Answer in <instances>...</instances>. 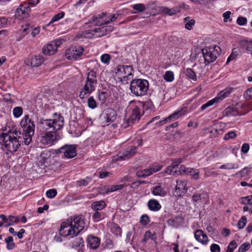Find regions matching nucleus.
Segmentation results:
<instances>
[{"label":"nucleus","instance_id":"1","mask_svg":"<svg viewBox=\"0 0 252 252\" xmlns=\"http://www.w3.org/2000/svg\"><path fill=\"white\" fill-rule=\"evenodd\" d=\"M63 124L64 119L60 115H56L53 119H41L38 126L40 132V143L48 146L54 144L58 140L57 132L63 127Z\"/></svg>","mask_w":252,"mask_h":252},{"label":"nucleus","instance_id":"2","mask_svg":"<svg viewBox=\"0 0 252 252\" xmlns=\"http://www.w3.org/2000/svg\"><path fill=\"white\" fill-rule=\"evenodd\" d=\"M2 131L1 135L6 150L11 153L17 151L20 146V139H22L20 131L10 123L6 124Z\"/></svg>","mask_w":252,"mask_h":252},{"label":"nucleus","instance_id":"3","mask_svg":"<svg viewBox=\"0 0 252 252\" xmlns=\"http://www.w3.org/2000/svg\"><path fill=\"white\" fill-rule=\"evenodd\" d=\"M97 82L96 72L91 70L87 73L85 83L82 88L79 94V97L81 99H84L87 97L95 90Z\"/></svg>","mask_w":252,"mask_h":252},{"label":"nucleus","instance_id":"4","mask_svg":"<svg viewBox=\"0 0 252 252\" xmlns=\"http://www.w3.org/2000/svg\"><path fill=\"white\" fill-rule=\"evenodd\" d=\"M20 124L23 129V138L25 144L29 145L32 142V137L34 133L35 124L28 115H25L22 119Z\"/></svg>","mask_w":252,"mask_h":252},{"label":"nucleus","instance_id":"5","mask_svg":"<svg viewBox=\"0 0 252 252\" xmlns=\"http://www.w3.org/2000/svg\"><path fill=\"white\" fill-rule=\"evenodd\" d=\"M142 107V103L134 101H131L128 109L131 111V115L130 117L124 121L122 124V126L126 128L128 126H130L132 124L138 122L140 118L141 112L140 110Z\"/></svg>","mask_w":252,"mask_h":252},{"label":"nucleus","instance_id":"6","mask_svg":"<svg viewBox=\"0 0 252 252\" xmlns=\"http://www.w3.org/2000/svg\"><path fill=\"white\" fill-rule=\"evenodd\" d=\"M149 88L147 80L142 79H135L130 82V90L136 96H141L147 94Z\"/></svg>","mask_w":252,"mask_h":252},{"label":"nucleus","instance_id":"7","mask_svg":"<svg viewBox=\"0 0 252 252\" xmlns=\"http://www.w3.org/2000/svg\"><path fill=\"white\" fill-rule=\"evenodd\" d=\"M133 72L134 70L131 65H119L116 68L115 75L123 84H126L132 79Z\"/></svg>","mask_w":252,"mask_h":252},{"label":"nucleus","instance_id":"8","mask_svg":"<svg viewBox=\"0 0 252 252\" xmlns=\"http://www.w3.org/2000/svg\"><path fill=\"white\" fill-rule=\"evenodd\" d=\"M220 48L218 46H209L202 49V53L206 65L214 62L220 52Z\"/></svg>","mask_w":252,"mask_h":252},{"label":"nucleus","instance_id":"9","mask_svg":"<svg viewBox=\"0 0 252 252\" xmlns=\"http://www.w3.org/2000/svg\"><path fill=\"white\" fill-rule=\"evenodd\" d=\"M137 148L135 146H130L123 152H119L118 155L113 157L114 161H122L127 159L133 157L136 153Z\"/></svg>","mask_w":252,"mask_h":252},{"label":"nucleus","instance_id":"10","mask_svg":"<svg viewBox=\"0 0 252 252\" xmlns=\"http://www.w3.org/2000/svg\"><path fill=\"white\" fill-rule=\"evenodd\" d=\"M59 233L63 237L71 236V237H73L77 236L76 234L74 233V228L70 219L61 223Z\"/></svg>","mask_w":252,"mask_h":252},{"label":"nucleus","instance_id":"11","mask_svg":"<svg viewBox=\"0 0 252 252\" xmlns=\"http://www.w3.org/2000/svg\"><path fill=\"white\" fill-rule=\"evenodd\" d=\"M76 149L75 145H65L56 150V153L63 154L64 158H72L77 155Z\"/></svg>","mask_w":252,"mask_h":252},{"label":"nucleus","instance_id":"12","mask_svg":"<svg viewBox=\"0 0 252 252\" xmlns=\"http://www.w3.org/2000/svg\"><path fill=\"white\" fill-rule=\"evenodd\" d=\"M62 43L61 39H57L46 44L42 48L43 54L45 55L49 56L53 55L57 51L58 48Z\"/></svg>","mask_w":252,"mask_h":252},{"label":"nucleus","instance_id":"13","mask_svg":"<svg viewBox=\"0 0 252 252\" xmlns=\"http://www.w3.org/2000/svg\"><path fill=\"white\" fill-rule=\"evenodd\" d=\"M74 228V233L77 235L85 227V223L81 216H74L70 219Z\"/></svg>","mask_w":252,"mask_h":252},{"label":"nucleus","instance_id":"14","mask_svg":"<svg viewBox=\"0 0 252 252\" xmlns=\"http://www.w3.org/2000/svg\"><path fill=\"white\" fill-rule=\"evenodd\" d=\"M83 51L84 49L81 46L71 47L66 51V57L69 60H76L82 55Z\"/></svg>","mask_w":252,"mask_h":252},{"label":"nucleus","instance_id":"15","mask_svg":"<svg viewBox=\"0 0 252 252\" xmlns=\"http://www.w3.org/2000/svg\"><path fill=\"white\" fill-rule=\"evenodd\" d=\"M102 117L104 120L102 124L104 125L108 126L116 120L117 118L116 112L112 108H107L105 110Z\"/></svg>","mask_w":252,"mask_h":252},{"label":"nucleus","instance_id":"16","mask_svg":"<svg viewBox=\"0 0 252 252\" xmlns=\"http://www.w3.org/2000/svg\"><path fill=\"white\" fill-rule=\"evenodd\" d=\"M188 113L187 108L183 107L180 110L175 111L172 114L169 115L164 120L160 122L162 124H164L167 123H170L172 121H174L180 117L187 114Z\"/></svg>","mask_w":252,"mask_h":252},{"label":"nucleus","instance_id":"17","mask_svg":"<svg viewBox=\"0 0 252 252\" xmlns=\"http://www.w3.org/2000/svg\"><path fill=\"white\" fill-rule=\"evenodd\" d=\"M44 58L40 55H35L28 58L26 64L31 67H37L41 65L44 62Z\"/></svg>","mask_w":252,"mask_h":252},{"label":"nucleus","instance_id":"18","mask_svg":"<svg viewBox=\"0 0 252 252\" xmlns=\"http://www.w3.org/2000/svg\"><path fill=\"white\" fill-rule=\"evenodd\" d=\"M31 11V8L29 4L24 3L21 4L18 7L16 11V14L17 16L22 18L26 17Z\"/></svg>","mask_w":252,"mask_h":252},{"label":"nucleus","instance_id":"19","mask_svg":"<svg viewBox=\"0 0 252 252\" xmlns=\"http://www.w3.org/2000/svg\"><path fill=\"white\" fill-rule=\"evenodd\" d=\"M176 183L175 192L176 193V195L180 196L182 195V194L185 193L188 190L187 183L184 180H177Z\"/></svg>","mask_w":252,"mask_h":252},{"label":"nucleus","instance_id":"20","mask_svg":"<svg viewBox=\"0 0 252 252\" xmlns=\"http://www.w3.org/2000/svg\"><path fill=\"white\" fill-rule=\"evenodd\" d=\"M194 237L196 241L198 242L206 245L208 241V237L207 235L205 234L203 230L201 229L196 230L194 232Z\"/></svg>","mask_w":252,"mask_h":252},{"label":"nucleus","instance_id":"21","mask_svg":"<svg viewBox=\"0 0 252 252\" xmlns=\"http://www.w3.org/2000/svg\"><path fill=\"white\" fill-rule=\"evenodd\" d=\"M226 95H227L226 94V93H224L223 92H221L219 94V96L216 97L215 98H214L212 100H210L208 101L207 102H206V103L203 104L200 108L201 110L203 111V110H205L206 108H207V107L213 105L215 103L218 102L219 99H222L224 98H225L226 96Z\"/></svg>","mask_w":252,"mask_h":252},{"label":"nucleus","instance_id":"22","mask_svg":"<svg viewBox=\"0 0 252 252\" xmlns=\"http://www.w3.org/2000/svg\"><path fill=\"white\" fill-rule=\"evenodd\" d=\"M151 192L154 195L161 197H164L167 194L166 191L162 187L161 184L153 187L151 189Z\"/></svg>","mask_w":252,"mask_h":252},{"label":"nucleus","instance_id":"23","mask_svg":"<svg viewBox=\"0 0 252 252\" xmlns=\"http://www.w3.org/2000/svg\"><path fill=\"white\" fill-rule=\"evenodd\" d=\"M240 48L246 51L247 53L252 55V41L248 40H241L239 42Z\"/></svg>","mask_w":252,"mask_h":252},{"label":"nucleus","instance_id":"24","mask_svg":"<svg viewBox=\"0 0 252 252\" xmlns=\"http://www.w3.org/2000/svg\"><path fill=\"white\" fill-rule=\"evenodd\" d=\"M87 241L90 247L93 249H96L100 244V239L98 237L93 235H89Z\"/></svg>","mask_w":252,"mask_h":252},{"label":"nucleus","instance_id":"25","mask_svg":"<svg viewBox=\"0 0 252 252\" xmlns=\"http://www.w3.org/2000/svg\"><path fill=\"white\" fill-rule=\"evenodd\" d=\"M181 6H176L172 8L162 7L161 8L162 12L169 16L175 15L180 11Z\"/></svg>","mask_w":252,"mask_h":252},{"label":"nucleus","instance_id":"26","mask_svg":"<svg viewBox=\"0 0 252 252\" xmlns=\"http://www.w3.org/2000/svg\"><path fill=\"white\" fill-rule=\"evenodd\" d=\"M148 208L153 211H158L161 208V206L158 201L156 199H150L149 200L147 204Z\"/></svg>","mask_w":252,"mask_h":252},{"label":"nucleus","instance_id":"27","mask_svg":"<svg viewBox=\"0 0 252 252\" xmlns=\"http://www.w3.org/2000/svg\"><path fill=\"white\" fill-rule=\"evenodd\" d=\"M183 221V218L179 216H176L174 219H169L167 220V223L169 226L177 227L180 226Z\"/></svg>","mask_w":252,"mask_h":252},{"label":"nucleus","instance_id":"28","mask_svg":"<svg viewBox=\"0 0 252 252\" xmlns=\"http://www.w3.org/2000/svg\"><path fill=\"white\" fill-rule=\"evenodd\" d=\"M106 206V204L104 201L100 200L98 201H94L92 203L91 207L94 211H98L102 210Z\"/></svg>","mask_w":252,"mask_h":252},{"label":"nucleus","instance_id":"29","mask_svg":"<svg viewBox=\"0 0 252 252\" xmlns=\"http://www.w3.org/2000/svg\"><path fill=\"white\" fill-rule=\"evenodd\" d=\"M20 221V218L18 216H9L8 217V221L7 224H5L4 227H6L9 226L13 225L18 223Z\"/></svg>","mask_w":252,"mask_h":252},{"label":"nucleus","instance_id":"30","mask_svg":"<svg viewBox=\"0 0 252 252\" xmlns=\"http://www.w3.org/2000/svg\"><path fill=\"white\" fill-rule=\"evenodd\" d=\"M152 174L150 167L148 169L138 170L136 172V175L138 177L144 178Z\"/></svg>","mask_w":252,"mask_h":252},{"label":"nucleus","instance_id":"31","mask_svg":"<svg viewBox=\"0 0 252 252\" xmlns=\"http://www.w3.org/2000/svg\"><path fill=\"white\" fill-rule=\"evenodd\" d=\"M184 22L186 23L185 27L188 30H190L192 29V27L194 25L195 21L193 19H190L189 16L186 17L184 19Z\"/></svg>","mask_w":252,"mask_h":252},{"label":"nucleus","instance_id":"32","mask_svg":"<svg viewBox=\"0 0 252 252\" xmlns=\"http://www.w3.org/2000/svg\"><path fill=\"white\" fill-rule=\"evenodd\" d=\"M133 9L136 10L133 13H137L144 11L146 9V6L143 3L135 4L131 6Z\"/></svg>","mask_w":252,"mask_h":252},{"label":"nucleus","instance_id":"33","mask_svg":"<svg viewBox=\"0 0 252 252\" xmlns=\"http://www.w3.org/2000/svg\"><path fill=\"white\" fill-rule=\"evenodd\" d=\"M188 170L187 175L191 176L192 178L195 180L199 178V171L198 169L189 168Z\"/></svg>","mask_w":252,"mask_h":252},{"label":"nucleus","instance_id":"34","mask_svg":"<svg viewBox=\"0 0 252 252\" xmlns=\"http://www.w3.org/2000/svg\"><path fill=\"white\" fill-rule=\"evenodd\" d=\"M124 185L123 184L112 185L105 189L106 193L112 192L122 189Z\"/></svg>","mask_w":252,"mask_h":252},{"label":"nucleus","instance_id":"35","mask_svg":"<svg viewBox=\"0 0 252 252\" xmlns=\"http://www.w3.org/2000/svg\"><path fill=\"white\" fill-rule=\"evenodd\" d=\"M94 32L95 33H98V34H96V37H100L107 34V28L102 27L101 28H96L94 30Z\"/></svg>","mask_w":252,"mask_h":252},{"label":"nucleus","instance_id":"36","mask_svg":"<svg viewBox=\"0 0 252 252\" xmlns=\"http://www.w3.org/2000/svg\"><path fill=\"white\" fill-rule=\"evenodd\" d=\"M64 16V12H61L56 15H55L50 22L46 25V26L48 27L51 24L53 23L54 22L58 21L60 19H62Z\"/></svg>","mask_w":252,"mask_h":252},{"label":"nucleus","instance_id":"37","mask_svg":"<svg viewBox=\"0 0 252 252\" xmlns=\"http://www.w3.org/2000/svg\"><path fill=\"white\" fill-rule=\"evenodd\" d=\"M5 242L6 243V248L8 250H12L15 247L13 243V239L11 236H8L5 239Z\"/></svg>","mask_w":252,"mask_h":252},{"label":"nucleus","instance_id":"38","mask_svg":"<svg viewBox=\"0 0 252 252\" xmlns=\"http://www.w3.org/2000/svg\"><path fill=\"white\" fill-rule=\"evenodd\" d=\"M164 172L170 175L175 176L176 175H178V170L176 168H175L172 165H170L168 166L165 170Z\"/></svg>","mask_w":252,"mask_h":252},{"label":"nucleus","instance_id":"39","mask_svg":"<svg viewBox=\"0 0 252 252\" xmlns=\"http://www.w3.org/2000/svg\"><path fill=\"white\" fill-rule=\"evenodd\" d=\"M163 78L167 82H172L174 79V73L171 71H167L164 75Z\"/></svg>","mask_w":252,"mask_h":252},{"label":"nucleus","instance_id":"40","mask_svg":"<svg viewBox=\"0 0 252 252\" xmlns=\"http://www.w3.org/2000/svg\"><path fill=\"white\" fill-rule=\"evenodd\" d=\"M111 59V56L108 54H104L100 57L101 62L106 64L109 63Z\"/></svg>","mask_w":252,"mask_h":252},{"label":"nucleus","instance_id":"41","mask_svg":"<svg viewBox=\"0 0 252 252\" xmlns=\"http://www.w3.org/2000/svg\"><path fill=\"white\" fill-rule=\"evenodd\" d=\"M251 171V168L245 167L241 170L238 171L236 173V175H240L241 177H243L248 175L249 173Z\"/></svg>","mask_w":252,"mask_h":252},{"label":"nucleus","instance_id":"42","mask_svg":"<svg viewBox=\"0 0 252 252\" xmlns=\"http://www.w3.org/2000/svg\"><path fill=\"white\" fill-rule=\"evenodd\" d=\"M83 243L84 241L82 238L77 237L72 242V247H79L81 245L83 246Z\"/></svg>","mask_w":252,"mask_h":252},{"label":"nucleus","instance_id":"43","mask_svg":"<svg viewBox=\"0 0 252 252\" xmlns=\"http://www.w3.org/2000/svg\"><path fill=\"white\" fill-rule=\"evenodd\" d=\"M239 167V165L237 164H232V163H227L225 164H223L220 167V169H237Z\"/></svg>","mask_w":252,"mask_h":252},{"label":"nucleus","instance_id":"44","mask_svg":"<svg viewBox=\"0 0 252 252\" xmlns=\"http://www.w3.org/2000/svg\"><path fill=\"white\" fill-rule=\"evenodd\" d=\"M88 104L89 107L92 109H94L97 106L96 102L93 96L89 97Z\"/></svg>","mask_w":252,"mask_h":252},{"label":"nucleus","instance_id":"45","mask_svg":"<svg viewBox=\"0 0 252 252\" xmlns=\"http://www.w3.org/2000/svg\"><path fill=\"white\" fill-rule=\"evenodd\" d=\"M186 75L190 78L196 80V76L194 71L190 68H188L186 70Z\"/></svg>","mask_w":252,"mask_h":252},{"label":"nucleus","instance_id":"46","mask_svg":"<svg viewBox=\"0 0 252 252\" xmlns=\"http://www.w3.org/2000/svg\"><path fill=\"white\" fill-rule=\"evenodd\" d=\"M23 113V109L20 107H16L13 109V113L15 118L20 117Z\"/></svg>","mask_w":252,"mask_h":252},{"label":"nucleus","instance_id":"47","mask_svg":"<svg viewBox=\"0 0 252 252\" xmlns=\"http://www.w3.org/2000/svg\"><path fill=\"white\" fill-rule=\"evenodd\" d=\"M247 223V219L246 217L243 216L241 217L240 220L238 222V226L239 229H242L244 228Z\"/></svg>","mask_w":252,"mask_h":252},{"label":"nucleus","instance_id":"48","mask_svg":"<svg viewBox=\"0 0 252 252\" xmlns=\"http://www.w3.org/2000/svg\"><path fill=\"white\" fill-rule=\"evenodd\" d=\"M241 199L242 200V204L245 205L252 204V195L243 197Z\"/></svg>","mask_w":252,"mask_h":252},{"label":"nucleus","instance_id":"49","mask_svg":"<svg viewBox=\"0 0 252 252\" xmlns=\"http://www.w3.org/2000/svg\"><path fill=\"white\" fill-rule=\"evenodd\" d=\"M206 194L203 192L202 194L194 193L192 196V200L195 203H198L201 200V196Z\"/></svg>","mask_w":252,"mask_h":252},{"label":"nucleus","instance_id":"50","mask_svg":"<svg viewBox=\"0 0 252 252\" xmlns=\"http://www.w3.org/2000/svg\"><path fill=\"white\" fill-rule=\"evenodd\" d=\"M108 94L106 92H100L98 93V99L102 102H104L108 97Z\"/></svg>","mask_w":252,"mask_h":252},{"label":"nucleus","instance_id":"51","mask_svg":"<svg viewBox=\"0 0 252 252\" xmlns=\"http://www.w3.org/2000/svg\"><path fill=\"white\" fill-rule=\"evenodd\" d=\"M46 194L48 198H52L57 195V191L55 189H50L46 191Z\"/></svg>","mask_w":252,"mask_h":252},{"label":"nucleus","instance_id":"52","mask_svg":"<svg viewBox=\"0 0 252 252\" xmlns=\"http://www.w3.org/2000/svg\"><path fill=\"white\" fill-rule=\"evenodd\" d=\"M236 137V134L235 133V132L233 131H231L226 133L225 134L223 139L225 140H228L230 139H234Z\"/></svg>","mask_w":252,"mask_h":252},{"label":"nucleus","instance_id":"53","mask_svg":"<svg viewBox=\"0 0 252 252\" xmlns=\"http://www.w3.org/2000/svg\"><path fill=\"white\" fill-rule=\"evenodd\" d=\"M243 95L244 97L247 100L251 99L252 98V87L247 90Z\"/></svg>","mask_w":252,"mask_h":252},{"label":"nucleus","instance_id":"54","mask_svg":"<svg viewBox=\"0 0 252 252\" xmlns=\"http://www.w3.org/2000/svg\"><path fill=\"white\" fill-rule=\"evenodd\" d=\"M250 248V245L249 243H246L242 244L239 248V252H245L248 251Z\"/></svg>","mask_w":252,"mask_h":252},{"label":"nucleus","instance_id":"55","mask_svg":"<svg viewBox=\"0 0 252 252\" xmlns=\"http://www.w3.org/2000/svg\"><path fill=\"white\" fill-rule=\"evenodd\" d=\"M150 222L149 218L147 215H143L141 217L140 222L143 225H146Z\"/></svg>","mask_w":252,"mask_h":252},{"label":"nucleus","instance_id":"56","mask_svg":"<svg viewBox=\"0 0 252 252\" xmlns=\"http://www.w3.org/2000/svg\"><path fill=\"white\" fill-rule=\"evenodd\" d=\"M162 167V165L158 164H154L152 166H151L150 167V168H151V171H152V174H153V173L158 172V171H159L160 170H161Z\"/></svg>","mask_w":252,"mask_h":252},{"label":"nucleus","instance_id":"57","mask_svg":"<svg viewBox=\"0 0 252 252\" xmlns=\"http://www.w3.org/2000/svg\"><path fill=\"white\" fill-rule=\"evenodd\" d=\"M92 218L94 221H98L102 219L101 214L98 211H95V213L92 216Z\"/></svg>","mask_w":252,"mask_h":252},{"label":"nucleus","instance_id":"58","mask_svg":"<svg viewBox=\"0 0 252 252\" xmlns=\"http://www.w3.org/2000/svg\"><path fill=\"white\" fill-rule=\"evenodd\" d=\"M247 19L246 18L244 17L240 16L237 18V23L240 26H243L246 24Z\"/></svg>","mask_w":252,"mask_h":252},{"label":"nucleus","instance_id":"59","mask_svg":"<svg viewBox=\"0 0 252 252\" xmlns=\"http://www.w3.org/2000/svg\"><path fill=\"white\" fill-rule=\"evenodd\" d=\"M94 22H95V25L97 26H100L103 25H106L109 24V22L107 20H102V19H98V20H95L94 21H93Z\"/></svg>","mask_w":252,"mask_h":252},{"label":"nucleus","instance_id":"60","mask_svg":"<svg viewBox=\"0 0 252 252\" xmlns=\"http://www.w3.org/2000/svg\"><path fill=\"white\" fill-rule=\"evenodd\" d=\"M172 166L176 168L179 164L182 163V159L181 158H175L172 160Z\"/></svg>","mask_w":252,"mask_h":252},{"label":"nucleus","instance_id":"61","mask_svg":"<svg viewBox=\"0 0 252 252\" xmlns=\"http://www.w3.org/2000/svg\"><path fill=\"white\" fill-rule=\"evenodd\" d=\"M220 247L216 244H213L210 246V250L211 252H220Z\"/></svg>","mask_w":252,"mask_h":252},{"label":"nucleus","instance_id":"62","mask_svg":"<svg viewBox=\"0 0 252 252\" xmlns=\"http://www.w3.org/2000/svg\"><path fill=\"white\" fill-rule=\"evenodd\" d=\"M142 107L146 109H152L154 107V106L151 101H148L146 102L144 104L142 103Z\"/></svg>","mask_w":252,"mask_h":252},{"label":"nucleus","instance_id":"63","mask_svg":"<svg viewBox=\"0 0 252 252\" xmlns=\"http://www.w3.org/2000/svg\"><path fill=\"white\" fill-rule=\"evenodd\" d=\"M237 244L235 240L231 241L227 248V250H229L230 251L233 252V250L236 248Z\"/></svg>","mask_w":252,"mask_h":252},{"label":"nucleus","instance_id":"64","mask_svg":"<svg viewBox=\"0 0 252 252\" xmlns=\"http://www.w3.org/2000/svg\"><path fill=\"white\" fill-rule=\"evenodd\" d=\"M250 149L249 144L248 143H244L243 144L241 151L242 153L246 154L248 152Z\"/></svg>","mask_w":252,"mask_h":252}]
</instances>
